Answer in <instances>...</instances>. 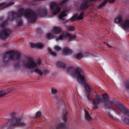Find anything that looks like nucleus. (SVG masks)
<instances>
[{
  "label": "nucleus",
  "instance_id": "nucleus-20",
  "mask_svg": "<svg viewBox=\"0 0 129 129\" xmlns=\"http://www.w3.org/2000/svg\"><path fill=\"white\" fill-rule=\"evenodd\" d=\"M67 33L61 34L60 36L56 38V40L58 41L59 40H62L67 37Z\"/></svg>",
  "mask_w": 129,
  "mask_h": 129
},
{
  "label": "nucleus",
  "instance_id": "nucleus-32",
  "mask_svg": "<svg viewBox=\"0 0 129 129\" xmlns=\"http://www.w3.org/2000/svg\"><path fill=\"white\" fill-rule=\"evenodd\" d=\"M55 50L57 51H59L61 50V48L57 46H56L54 47Z\"/></svg>",
  "mask_w": 129,
  "mask_h": 129
},
{
  "label": "nucleus",
  "instance_id": "nucleus-11",
  "mask_svg": "<svg viewBox=\"0 0 129 129\" xmlns=\"http://www.w3.org/2000/svg\"><path fill=\"white\" fill-rule=\"evenodd\" d=\"M116 105L119 108L121 112L125 115H127L129 117V110L126 109L122 105L119 103H117Z\"/></svg>",
  "mask_w": 129,
  "mask_h": 129
},
{
  "label": "nucleus",
  "instance_id": "nucleus-27",
  "mask_svg": "<svg viewBox=\"0 0 129 129\" xmlns=\"http://www.w3.org/2000/svg\"><path fill=\"white\" fill-rule=\"evenodd\" d=\"M67 29L68 31H73L74 30V27L71 26H67Z\"/></svg>",
  "mask_w": 129,
  "mask_h": 129
},
{
  "label": "nucleus",
  "instance_id": "nucleus-16",
  "mask_svg": "<svg viewBox=\"0 0 129 129\" xmlns=\"http://www.w3.org/2000/svg\"><path fill=\"white\" fill-rule=\"evenodd\" d=\"M88 54H85L84 55L81 52H79L76 54L75 55V57L77 59H80L83 58L84 56H88Z\"/></svg>",
  "mask_w": 129,
  "mask_h": 129
},
{
  "label": "nucleus",
  "instance_id": "nucleus-12",
  "mask_svg": "<svg viewBox=\"0 0 129 129\" xmlns=\"http://www.w3.org/2000/svg\"><path fill=\"white\" fill-rule=\"evenodd\" d=\"M68 11L64 10L62 11L59 14L58 16V18L59 20H64V17L67 15V13H68Z\"/></svg>",
  "mask_w": 129,
  "mask_h": 129
},
{
  "label": "nucleus",
  "instance_id": "nucleus-19",
  "mask_svg": "<svg viewBox=\"0 0 129 129\" xmlns=\"http://www.w3.org/2000/svg\"><path fill=\"white\" fill-rule=\"evenodd\" d=\"M13 90L12 89L9 91H8L7 90H3L0 91V97H2L5 95L8 94L9 92L13 91Z\"/></svg>",
  "mask_w": 129,
  "mask_h": 129
},
{
  "label": "nucleus",
  "instance_id": "nucleus-7",
  "mask_svg": "<svg viewBox=\"0 0 129 129\" xmlns=\"http://www.w3.org/2000/svg\"><path fill=\"white\" fill-rule=\"evenodd\" d=\"M102 97L103 102L104 103V107L108 109H112L114 110L112 108V105H111L113 103V102L110 100L109 96L107 95L103 94Z\"/></svg>",
  "mask_w": 129,
  "mask_h": 129
},
{
  "label": "nucleus",
  "instance_id": "nucleus-5",
  "mask_svg": "<svg viewBox=\"0 0 129 129\" xmlns=\"http://www.w3.org/2000/svg\"><path fill=\"white\" fill-rule=\"evenodd\" d=\"M69 0H63L60 4H57L55 3H51L50 5V10L53 14L56 15L59 13L60 11L61 6Z\"/></svg>",
  "mask_w": 129,
  "mask_h": 129
},
{
  "label": "nucleus",
  "instance_id": "nucleus-29",
  "mask_svg": "<svg viewBox=\"0 0 129 129\" xmlns=\"http://www.w3.org/2000/svg\"><path fill=\"white\" fill-rule=\"evenodd\" d=\"M53 36V35L51 33H48L47 35V37L48 39H50L52 38Z\"/></svg>",
  "mask_w": 129,
  "mask_h": 129
},
{
  "label": "nucleus",
  "instance_id": "nucleus-10",
  "mask_svg": "<svg viewBox=\"0 0 129 129\" xmlns=\"http://www.w3.org/2000/svg\"><path fill=\"white\" fill-rule=\"evenodd\" d=\"M101 101L102 100L100 96L98 95L96 96L95 99L93 100L92 103L94 105L93 107V109L94 110L97 109L98 108V105Z\"/></svg>",
  "mask_w": 129,
  "mask_h": 129
},
{
  "label": "nucleus",
  "instance_id": "nucleus-22",
  "mask_svg": "<svg viewBox=\"0 0 129 129\" xmlns=\"http://www.w3.org/2000/svg\"><path fill=\"white\" fill-rule=\"evenodd\" d=\"M56 65L57 67L61 68H66V64L61 62H57L56 63Z\"/></svg>",
  "mask_w": 129,
  "mask_h": 129
},
{
  "label": "nucleus",
  "instance_id": "nucleus-9",
  "mask_svg": "<svg viewBox=\"0 0 129 129\" xmlns=\"http://www.w3.org/2000/svg\"><path fill=\"white\" fill-rule=\"evenodd\" d=\"M11 33V30L9 28L3 29L0 32V38L4 39H6Z\"/></svg>",
  "mask_w": 129,
  "mask_h": 129
},
{
  "label": "nucleus",
  "instance_id": "nucleus-40",
  "mask_svg": "<svg viewBox=\"0 0 129 129\" xmlns=\"http://www.w3.org/2000/svg\"><path fill=\"white\" fill-rule=\"evenodd\" d=\"M38 63L39 65H40L41 64V63L40 60H39L38 61Z\"/></svg>",
  "mask_w": 129,
  "mask_h": 129
},
{
  "label": "nucleus",
  "instance_id": "nucleus-8",
  "mask_svg": "<svg viewBox=\"0 0 129 129\" xmlns=\"http://www.w3.org/2000/svg\"><path fill=\"white\" fill-rule=\"evenodd\" d=\"M26 125L25 123L21 121V118L16 117H13L12 119V121L11 124L13 126H23Z\"/></svg>",
  "mask_w": 129,
  "mask_h": 129
},
{
  "label": "nucleus",
  "instance_id": "nucleus-35",
  "mask_svg": "<svg viewBox=\"0 0 129 129\" xmlns=\"http://www.w3.org/2000/svg\"><path fill=\"white\" fill-rule=\"evenodd\" d=\"M22 22L21 20L18 21L17 22V24L18 26H21L22 25Z\"/></svg>",
  "mask_w": 129,
  "mask_h": 129
},
{
  "label": "nucleus",
  "instance_id": "nucleus-34",
  "mask_svg": "<svg viewBox=\"0 0 129 129\" xmlns=\"http://www.w3.org/2000/svg\"><path fill=\"white\" fill-rule=\"evenodd\" d=\"M7 22V21H5L3 23H2L1 24V26L2 27H4L5 25H6Z\"/></svg>",
  "mask_w": 129,
  "mask_h": 129
},
{
  "label": "nucleus",
  "instance_id": "nucleus-38",
  "mask_svg": "<svg viewBox=\"0 0 129 129\" xmlns=\"http://www.w3.org/2000/svg\"><path fill=\"white\" fill-rule=\"evenodd\" d=\"M125 86L126 89L129 90V83H126L125 85Z\"/></svg>",
  "mask_w": 129,
  "mask_h": 129
},
{
  "label": "nucleus",
  "instance_id": "nucleus-39",
  "mask_svg": "<svg viewBox=\"0 0 129 129\" xmlns=\"http://www.w3.org/2000/svg\"><path fill=\"white\" fill-rule=\"evenodd\" d=\"M108 114L109 115V116L111 118H113V116L111 114H110L109 113H108Z\"/></svg>",
  "mask_w": 129,
  "mask_h": 129
},
{
  "label": "nucleus",
  "instance_id": "nucleus-31",
  "mask_svg": "<svg viewBox=\"0 0 129 129\" xmlns=\"http://www.w3.org/2000/svg\"><path fill=\"white\" fill-rule=\"evenodd\" d=\"M65 125L63 123H61L59 124L58 126L57 127V128H63L65 127Z\"/></svg>",
  "mask_w": 129,
  "mask_h": 129
},
{
  "label": "nucleus",
  "instance_id": "nucleus-17",
  "mask_svg": "<svg viewBox=\"0 0 129 129\" xmlns=\"http://www.w3.org/2000/svg\"><path fill=\"white\" fill-rule=\"evenodd\" d=\"M73 52L72 50L67 48L64 49L63 51V54L64 55L71 54Z\"/></svg>",
  "mask_w": 129,
  "mask_h": 129
},
{
  "label": "nucleus",
  "instance_id": "nucleus-43",
  "mask_svg": "<svg viewBox=\"0 0 129 129\" xmlns=\"http://www.w3.org/2000/svg\"><path fill=\"white\" fill-rule=\"evenodd\" d=\"M126 120L128 121V122L129 123V119H127Z\"/></svg>",
  "mask_w": 129,
  "mask_h": 129
},
{
  "label": "nucleus",
  "instance_id": "nucleus-1",
  "mask_svg": "<svg viewBox=\"0 0 129 129\" xmlns=\"http://www.w3.org/2000/svg\"><path fill=\"white\" fill-rule=\"evenodd\" d=\"M42 12V13L37 14L30 9L24 10L21 9L17 13H13L11 16L9 17L7 20L11 21L13 20L14 18H20L22 16L24 15L30 22H33L36 20L38 15L42 14L46 15L47 13V11L45 8L43 9Z\"/></svg>",
  "mask_w": 129,
  "mask_h": 129
},
{
  "label": "nucleus",
  "instance_id": "nucleus-45",
  "mask_svg": "<svg viewBox=\"0 0 129 129\" xmlns=\"http://www.w3.org/2000/svg\"><path fill=\"white\" fill-rule=\"evenodd\" d=\"M40 30V29H37V30Z\"/></svg>",
  "mask_w": 129,
  "mask_h": 129
},
{
  "label": "nucleus",
  "instance_id": "nucleus-25",
  "mask_svg": "<svg viewBox=\"0 0 129 129\" xmlns=\"http://www.w3.org/2000/svg\"><path fill=\"white\" fill-rule=\"evenodd\" d=\"M84 15V13L83 12L81 13L78 16L76 15L77 17V19L80 20L82 19L83 18V16Z\"/></svg>",
  "mask_w": 129,
  "mask_h": 129
},
{
  "label": "nucleus",
  "instance_id": "nucleus-24",
  "mask_svg": "<svg viewBox=\"0 0 129 129\" xmlns=\"http://www.w3.org/2000/svg\"><path fill=\"white\" fill-rule=\"evenodd\" d=\"M13 2H11L9 4H6L5 3H2L0 4V7L3 8H5L8 7L14 4Z\"/></svg>",
  "mask_w": 129,
  "mask_h": 129
},
{
  "label": "nucleus",
  "instance_id": "nucleus-21",
  "mask_svg": "<svg viewBox=\"0 0 129 129\" xmlns=\"http://www.w3.org/2000/svg\"><path fill=\"white\" fill-rule=\"evenodd\" d=\"M83 85L85 90L87 92V93H89V92L91 91V89L90 86L88 84L85 83L83 84Z\"/></svg>",
  "mask_w": 129,
  "mask_h": 129
},
{
  "label": "nucleus",
  "instance_id": "nucleus-37",
  "mask_svg": "<svg viewBox=\"0 0 129 129\" xmlns=\"http://www.w3.org/2000/svg\"><path fill=\"white\" fill-rule=\"evenodd\" d=\"M77 19V17L76 16V15H75L73 17L70 19V20L72 21H74L75 19Z\"/></svg>",
  "mask_w": 129,
  "mask_h": 129
},
{
  "label": "nucleus",
  "instance_id": "nucleus-4",
  "mask_svg": "<svg viewBox=\"0 0 129 129\" xmlns=\"http://www.w3.org/2000/svg\"><path fill=\"white\" fill-rule=\"evenodd\" d=\"M21 55L20 53L14 52V51L7 52L4 54L3 60V62L5 63L9 60H18L20 58Z\"/></svg>",
  "mask_w": 129,
  "mask_h": 129
},
{
  "label": "nucleus",
  "instance_id": "nucleus-15",
  "mask_svg": "<svg viewBox=\"0 0 129 129\" xmlns=\"http://www.w3.org/2000/svg\"><path fill=\"white\" fill-rule=\"evenodd\" d=\"M52 32L55 34H57L61 33L62 30L61 27H55L53 28Z\"/></svg>",
  "mask_w": 129,
  "mask_h": 129
},
{
  "label": "nucleus",
  "instance_id": "nucleus-28",
  "mask_svg": "<svg viewBox=\"0 0 129 129\" xmlns=\"http://www.w3.org/2000/svg\"><path fill=\"white\" fill-rule=\"evenodd\" d=\"M48 50L49 53H50L51 55L55 56L57 54L56 53L52 51L51 49L49 48L48 49Z\"/></svg>",
  "mask_w": 129,
  "mask_h": 129
},
{
  "label": "nucleus",
  "instance_id": "nucleus-14",
  "mask_svg": "<svg viewBox=\"0 0 129 129\" xmlns=\"http://www.w3.org/2000/svg\"><path fill=\"white\" fill-rule=\"evenodd\" d=\"M115 0H105L101 4L99 7V8H101L105 5L107 2H108L109 3L112 4L114 3Z\"/></svg>",
  "mask_w": 129,
  "mask_h": 129
},
{
  "label": "nucleus",
  "instance_id": "nucleus-13",
  "mask_svg": "<svg viewBox=\"0 0 129 129\" xmlns=\"http://www.w3.org/2000/svg\"><path fill=\"white\" fill-rule=\"evenodd\" d=\"M30 45L32 48L37 47L39 49H42L43 47V45L40 43H38L36 44L30 43Z\"/></svg>",
  "mask_w": 129,
  "mask_h": 129
},
{
  "label": "nucleus",
  "instance_id": "nucleus-44",
  "mask_svg": "<svg viewBox=\"0 0 129 129\" xmlns=\"http://www.w3.org/2000/svg\"><path fill=\"white\" fill-rule=\"evenodd\" d=\"M14 112H13L12 113V115H13V114H14Z\"/></svg>",
  "mask_w": 129,
  "mask_h": 129
},
{
  "label": "nucleus",
  "instance_id": "nucleus-30",
  "mask_svg": "<svg viewBox=\"0 0 129 129\" xmlns=\"http://www.w3.org/2000/svg\"><path fill=\"white\" fill-rule=\"evenodd\" d=\"M58 90L57 89L52 88L51 89V92L53 94H56Z\"/></svg>",
  "mask_w": 129,
  "mask_h": 129
},
{
  "label": "nucleus",
  "instance_id": "nucleus-26",
  "mask_svg": "<svg viewBox=\"0 0 129 129\" xmlns=\"http://www.w3.org/2000/svg\"><path fill=\"white\" fill-rule=\"evenodd\" d=\"M87 97L88 100L91 102L92 101L91 97L90 96V94L89 93H86L85 95Z\"/></svg>",
  "mask_w": 129,
  "mask_h": 129
},
{
  "label": "nucleus",
  "instance_id": "nucleus-3",
  "mask_svg": "<svg viewBox=\"0 0 129 129\" xmlns=\"http://www.w3.org/2000/svg\"><path fill=\"white\" fill-rule=\"evenodd\" d=\"M24 66L31 70L33 72L38 74L40 76L43 75V72L37 67V64L33 58L28 57L24 63Z\"/></svg>",
  "mask_w": 129,
  "mask_h": 129
},
{
  "label": "nucleus",
  "instance_id": "nucleus-23",
  "mask_svg": "<svg viewBox=\"0 0 129 129\" xmlns=\"http://www.w3.org/2000/svg\"><path fill=\"white\" fill-rule=\"evenodd\" d=\"M85 112V118L86 119L90 121L91 119V117L90 116L88 112L86 110H84Z\"/></svg>",
  "mask_w": 129,
  "mask_h": 129
},
{
  "label": "nucleus",
  "instance_id": "nucleus-42",
  "mask_svg": "<svg viewBox=\"0 0 129 129\" xmlns=\"http://www.w3.org/2000/svg\"><path fill=\"white\" fill-rule=\"evenodd\" d=\"M48 72L47 71V70H45V71L44 73H45L46 74L47 73H48Z\"/></svg>",
  "mask_w": 129,
  "mask_h": 129
},
{
  "label": "nucleus",
  "instance_id": "nucleus-41",
  "mask_svg": "<svg viewBox=\"0 0 129 129\" xmlns=\"http://www.w3.org/2000/svg\"><path fill=\"white\" fill-rule=\"evenodd\" d=\"M106 45H107V46L109 48H111V46L109 45L108 44L106 43Z\"/></svg>",
  "mask_w": 129,
  "mask_h": 129
},
{
  "label": "nucleus",
  "instance_id": "nucleus-6",
  "mask_svg": "<svg viewBox=\"0 0 129 129\" xmlns=\"http://www.w3.org/2000/svg\"><path fill=\"white\" fill-rule=\"evenodd\" d=\"M114 22L116 23L121 24L122 28L124 29L129 28V20L126 19L123 21V17L121 15L118 16Z\"/></svg>",
  "mask_w": 129,
  "mask_h": 129
},
{
  "label": "nucleus",
  "instance_id": "nucleus-2",
  "mask_svg": "<svg viewBox=\"0 0 129 129\" xmlns=\"http://www.w3.org/2000/svg\"><path fill=\"white\" fill-rule=\"evenodd\" d=\"M67 72L70 73L73 77H77V81L80 83L82 84L85 82L86 80L85 77L81 69L77 68L75 70L73 67H70L68 68Z\"/></svg>",
  "mask_w": 129,
  "mask_h": 129
},
{
  "label": "nucleus",
  "instance_id": "nucleus-18",
  "mask_svg": "<svg viewBox=\"0 0 129 129\" xmlns=\"http://www.w3.org/2000/svg\"><path fill=\"white\" fill-rule=\"evenodd\" d=\"M67 37L68 38L69 40V41H71L75 39L76 37V35H73L69 33H67Z\"/></svg>",
  "mask_w": 129,
  "mask_h": 129
},
{
  "label": "nucleus",
  "instance_id": "nucleus-33",
  "mask_svg": "<svg viewBox=\"0 0 129 129\" xmlns=\"http://www.w3.org/2000/svg\"><path fill=\"white\" fill-rule=\"evenodd\" d=\"M41 112L40 111H39L36 113V117H40L41 116Z\"/></svg>",
  "mask_w": 129,
  "mask_h": 129
},
{
  "label": "nucleus",
  "instance_id": "nucleus-36",
  "mask_svg": "<svg viewBox=\"0 0 129 129\" xmlns=\"http://www.w3.org/2000/svg\"><path fill=\"white\" fill-rule=\"evenodd\" d=\"M67 113H66L63 114V119L64 121H66L67 119Z\"/></svg>",
  "mask_w": 129,
  "mask_h": 129
}]
</instances>
